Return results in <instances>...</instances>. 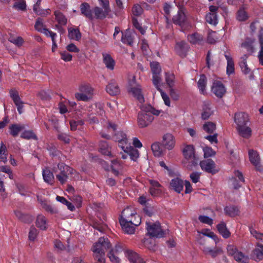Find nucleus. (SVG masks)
Here are the masks:
<instances>
[{
    "label": "nucleus",
    "instance_id": "nucleus-1",
    "mask_svg": "<svg viewBox=\"0 0 263 263\" xmlns=\"http://www.w3.org/2000/svg\"><path fill=\"white\" fill-rule=\"evenodd\" d=\"M141 222L140 217L135 213L131 209L126 208L122 212L120 223L123 230L128 234H133L135 231V227Z\"/></svg>",
    "mask_w": 263,
    "mask_h": 263
},
{
    "label": "nucleus",
    "instance_id": "nucleus-2",
    "mask_svg": "<svg viewBox=\"0 0 263 263\" xmlns=\"http://www.w3.org/2000/svg\"><path fill=\"white\" fill-rule=\"evenodd\" d=\"M114 140L118 142L124 152L127 154L132 160L136 161L139 157V151L130 145L125 133L123 132H119L114 136Z\"/></svg>",
    "mask_w": 263,
    "mask_h": 263
},
{
    "label": "nucleus",
    "instance_id": "nucleus-3",
    "mask_svg": "<svg viewBox=\"0 0 263 263\" xmlns=\"http://www.w3.org/2000/svg\"><path fill=\"white\" fill-rule=\"evenodd\" d=\"M111 247L108 238L104 237H101L96 242L91 249L94 258L101 263L105 261V253Z\"/></svg>",
    "mask_w": 263,
    "mask_h": 263
},
{
    "label": "nucleus",
    "instance_id": "nucleus-4",
    "mask_svg": "<svg viewBox=\"0 0 263 263\" xmlns=\"http://www.w3.org/2000/svg\"><path fill=\"white\" fill-rule=\"evenodd\" d=\"M182 152L185 160L184 165L189 170H192L199 161V159L195 155V148L193 145H185L182 148Z\"/></svg>",
    "mask_w": 263,
    "mask_h": 263
},
{
    "label": "nucleus",
    "instance_id": "nucleus-5",
    "mask_svg": "<svg viewBox=\"0 0 263 263\" xmlns=\"http://www.w3.org/2000/svg\"><path fill=\"white\" fill-rule=\"evenodd\" d=\"M141 111L139 113L138 116V126L140 128L147 126L154 120L153 116L143 110L144 105H140Z\"/></svg>",
    "mask_w": 263,
    "mask_h": 263
},
{
    "label": "nucleus",
    "instance_id": "nucleus-6",
    "mask_svg": "<svg viewBox=\"0 0 263 263\" xmlns=\"http://www.w3.org/2000/svg\"><path fill=\"white\" fill-rule=\"evenodd\" d=\"M151 68L153 74L152 81L156 88H159V86L162 83L161 77V68L160 64L157 62L151 63Z\"/></svg>",
    "mask_w": 263,
    "mask_h": 263
},
{
    "label": "nucleus",
    "instance_id": "nucleus-7",
    "mask_svg": "<svg viewBox=\"0 0 263 263\" xmlns=\"http://www.w3.org/2000/svg\"><path fill=\"white\" fill-rule=\"evenodd\" d=\"M129 84L130 86L129 91L138 102L142 104L144 102V98L141 92V88L140 85L137 84L135 76H132V80L129 81Z\"/></svg>",
    "mask_w": 263,
    "mask_h": 263
},
{
    "label": "nucleus",
    "instance_id": "nucleus-8",
    "mask_svg": "<svg viewBox=\"0 0 263 263\" xmlns=\"http://www.w3.org/2000/svg\"><path fill=\"white\" fill-rule=\"evenodd\" d=\"M146 230L147 234L152 237L161 238L164 235L159 222H146Z\"/></svg>",
    "mask_w": 263,
    "mask_h": 263
},
{
    "label": "nucleus",
    "instance_id": "nucleus-9",
    "mask_svg": "<svg viewBox=\"0 0 263 263\" xmlns=\"http://www.w3.org/2000/svg\"><path fill=\"white\" fill-rule=\"evenodd\" d=\"M56 177L61 183H64L67 180L68 174L71 173V168L63 163L58 165V169L55 171Z\"/></svg>",
    "mask_w": 263,
    "mask_h": 263
},
{
    "label": "nucleus",
    "instance_id": "nucleus-10",
    "mask_svg": "<svg viewBox=\"0 0 263 263\" xmlns=\"http://www.w3.org/2000/svg\"><path fill=\"white\" fill-rule=\"evenodd\" d=\"M161 146L168 151L172 150L176 145V139L174 136L170 133L164 134L162 137Z\"/></svg>",
    "mask_w": 263,
    "mask_h": 263
},
{
    "label": "nucleus",
    "instance_id": "nucleus-11",
    "mask_svg": "<svg viewBox=\"0 0 263 263\" xmlns=\"http://www.w3.org/2000/svg\"><path fill=\"white\" fill-rule=\"evenodd\" d=\"M248 59V55L247 54H243L239 60V64L242 72L245 74H249L248 78L250 80L254 79V76L251 70L249 68L247 63V60Z\"/></svg>",
    "mask_w": 263,
    "mask_h": 263
},
{
    "label": "nucleus",
    "instance_id": "nucleus-12",
    "mask_svg": "<svg viewBox=\"0 0 263 263\" xmlns=\"http://www.w3.org/2000/svg\"><path fill=\"white\" fill-rule=\"evenodd\" d=\"M200 165L203 171L212 174H215L218 171V168L216 167L214 162L211 159L200 161Z\"/></svg>",
    "mask_w": 263,
    "mask_h": 263
},
{
    "label": "nucleus",
    "instance_id": "nucleus-13",
    "mask_svg": "<svg viewBox=\"0 0 263 263\" xmlns=\"http://www.w3.org/2000/svg\"><path fill=\"white\" fill-rule=\"evenodd\" d=\"M234 122L236 127L246 125L250 121L249 115L245 112H239L235 114L234 117Z\"/></svg>",
    "mask_w": 263,
    "mask_h": 263
},
{
    "label": "nucleus",
    "instance_id": "nucleus-14",
    "mask_svg": "<svg viewBox=\"0 0 263 263\" xmlns=\"http://www.w3.org/2000/svg\"><path fill=\"white\" fill-rule=\"evenodd\" d=\"M249 156L250 161L255 166L256 169L258 171L263 172V166L260 163L258 154L256 151L251 149L249 151Z\"/></svg>",
    "mask_w": 263,
    "mask_h": 263
},
{
    "label": "nucleus",
    "instance_id": "nucleus-15",
    "mask_svg": "<svg viewBox=\"0 0 263 263\" xmlns=\"http://www.w3.org/2000/svg\"><path fill=\"white\" fill-rule=\"evenodd\" d=\"M211 90L218 98H221L226 92V89L223 84L218 80L214 81Z\"/></svg>",
    "mask_w": 263,
    "mask_h": 263
},
{
    "label": "nucleus",
    "instance_id": "nucleus-16",
    "mask_svg": "<svg viewBox=\"0 0 263 263\" xmlns=\"http://www.w3.org/2000/svg\"><path fill=\"white\" fill-rule=\"evenodd\" d=\"M241 47L245 48L249 54H252L255 50V39L247 37L241 44Z\"/></svg>",
    "mask_w": 263,
    "mask_h": 263
},
{
    "label": "nucleus",
    "instance_id": "nucleus-17",
    "mask_svg": "<svg viewBox=\"0 0 263 263\" xmlns=\"http://www.w3.org/2000/svg\"><path fill=\"white\" fill-rule=\"evenodd\" d=\"M178 13L173 17V21L174 24L181 26L186 20L185 9L180 5L178 6Z\"/></svg>",
    "mask_w": 263,
    "mask_h": 263
},
{
    "label": "nucleus",
    "instance_id": "nucleus-18",
    "mask_svg": "<svg viewBox=\"0 0 263 263\" xmlns=\"http://www.w3.org/2000/svg\"><path fill=\"white\" fill-rule=\"evenodd\" d=\"M214 110L211 104L209 102H204L202 112L201 114V119L202 120H207L214 114Z\"/></svg>",
    "mask_w": 263,
    "mask_h": 263
},
{
    "label": "nucleus",
    "instance_id": "nucleus-19",
    "mask_svg": "<svg viewBox=\"0 0 263 263\" xmlns=\"http://www.w3.org/2000/svg\"><path fill=\"white\" fill-rule=\"evenodd\" d=\"M124 254L130 263H145L143 259L136 252L132 250H127L125 251Z\"/></svg>",
    "mask_w": 263,
    "mask_h": 263
},
{
    "label": "nucleus",
    "instance_id": "nucleus-20",
    "mask_svg": "<svg viewBox=\"0 0 263 263\" xmlns=\"http://www.w3.org/2000/svg\"><path fill=\"white\" fill-rule=\"evenodd\" d=\"M170 187L177 193H180L183 189L184 181L179 177L172 179L170 183Z\"/></svg>",
    "mask_w": 263,
    "mask_h": 263
},
{
    "label": "nucleus",
    "instance_id": "nucleus-21",
    "mask_svg": "<svg viewBox=\"0 0 263 263\" xmlns=\"http://www.w3.org/2000/svg\"><path fill=\"white\" fill-rule=\"evenodd\" d=\"M149 183L151 187L149 189V192L153 196H157L160 195L162 192V186L156 180H149Z\"/></svg>",
    "mask_w": 263,
    "mask_h": 263
},
{
    "label": "nucleus",
    "instance_id": "nucleus-22",
    "mask_svg": "<svg viewBox=\"0 0 263 263\" xmlns=\"http://www.w3.org/2000/svg\"><path fill=\"white\" fill-rule=\"evenodd\" d=\"M10 96L17 107V111L20 114H21L23 112V108L24 106V103L21 100L18 92L17 91L12 90L10 91Z\"/></svg>",
    "mask_w": 263,
    "mask_h": 263
},
{
    "label": "nucleus",
    "instance_id": "nucleus-23",
    "mask_svg": "<svg viewBox=\"0 0 263 263\" xmlns=\"http://www.w3.org/2000/svg\"><path fill=\"white\" fill-rule=\"evenodd\" d=\"M106 90L111 96H116L120 92V89L114 80H112L109 82L106 86Z\"/></svg>",
    "mask_w": 263,
    "mask_h": 263
},
{
    "label": "nucleus",
    "instance_id": "nucleus-24",
    "mask_svg": "<svg viewBox=\"0 0 263 263\" xmlns=\"http://www.w3.org/2000/svg\"><path fill=\"white\" fill-rule=\"evenodd\" d=\"M165 78L166 83L170 88V95L173 99H177V96L175 97L173 95L174 90L173 88L175 84V75L171 72H166Z\"/></svg>",
    "mask_w": 263,
    "mask_h": 263
},
{
    "label": "nucleus",
    "instance_id": "nucleus-25",
    "mask_svg": "<svg viewBox=\"0 0 263 263\" xmlns=\"http://www.w3.org/2000/svg\"><path fill=\"white\" fill-rule=\"evenodd\" d=\"M198 233L199 234V237L200 238L199 243L201 245H203L202 242L203 238L201 235L212 238L214 241L216 246L219 242L220 240L218 237L213 232L211 231L209 229L203 230L201 232H198Z\"/></svg>",
    "mask_w": 263,
    "mask_h": 263
},
{
    "label": "nucleus",
    "instance_id": "nucleus-26",
    "mask_svg": "<svg viewBox=\"0 0 263 263\" xmlns=\"http://www.w3.org/2000/svg\"><path fill=\"white\" fill-rule=\"evenodd\" d=\"M110 11L105 10L102 8H100L99 7H95L93 9V18L95 17L97 19H103L105 18L107 15L110 12Z\"/></svg>",
    "mask_w": 263,
    "mask_h": 263
},
{
    "label": "nucleus",
    "instance_id": "nucleus-27",
    "mask_svg": "<svg viewBox=\"0 0 263 263\" xmlns=\"http://www.w3.org/2000/svg\"><path fill=\"white\" fill-rule=\"evenodd\" d=\"M103 62L106 67L109 70H113L115 68V61L111 56L107 53H103Z\"/></svg>",
    "mask_w": 263,
    "mask_h": 263
},
{
    "label": "nucleus",
    "instance_id": "nucleus-28",
    "mask_svg": "<svg viewBox=\"0 0 263 263\" xmlns=\"http://www.w3.org/2000/svg\"><path fill=\"white\" fill-rule=\"evenodd\" d=\"M236 129L238 134L244 138L248 139L252 135V129L250 127L247 126V124L240 127H236Z\"/></svg>",
    "mask_w": 263,
    "mask_h": 263
},
{
    "label": "nucleus",
    "instance_id": "nucleus-29",
    "mask_svg": "<svg viewBox=\"0 0 263 263\" xmlns=\"http://www.w3.org/2000/svg\"><path fill=\"white\" fill-rule=\"evenodd\" d=\"M227 250L229 255L233 256L236 261L240 260L241 256H239V254L245 255L241 252L238 251L236 247L233 245H228Z\"/></svg>",
    "mask_w": 263,
    "mask_h": 263
},
{
    "label": "nucleus",
    "instance_id": "nucleus-30",
    "mask_svg": "<svg viewBox=\"0 0 263 263\" xmlns=\"http://www.w3.org/2000/svg\"><path fill=\"white\" fill-rule=\"evenodd\" d=\"M224 57L227 60V74L229 76L235 72L234 63L232 57L230 54L226 53Z\"/></svg>",
    "mask_w": 263,
    "mask_h": 263
},
{
    "label": "nucleus",
    "instance_id": "nucleus-31",
    "mask_svg": "<svg viewBox=\"0 0 263 263\" xmlns=\"http://www.w3.org/2000/svg\"><path fill=\"white\" fill-rule=\"evenodd\" d=\"M258 39L260 49L258 53V58L261 65L263 66V28L261 27L258 34Z\"/></svg>",
    "mask_w": 263,
    "mask_h": 263
},
{
    "label": "nucleus",
    "instance_id": "nucleus-32",
    "mask_svg": "<svg viewBox=\"0 0 263 263\" xmlns=\"http://www.w3.org/2000/svg\"><path fill=\"white\" fill-rule=\"evenodd\" d=\"M36 226L41 230H45L48 228V222L46 218L43 215H37L36 219Z\"/></svg>",
    "mask_w": 263,
    "mask_h": 263
},
{
    "label": "nucleus",
    "instance_id": "nucleus-33",
    "mask_svg": "<svg viewBox=\"0 0 263 263\" xmlns=\"http://www.w3.org/2000/svg\"><path fill=\"white\" fill-rule=\"evenodd\" d=\"M111 170L112 173L116 176H119L123 173V165L117 160L112 161Z\"/></svg>",
    "mask_w": 263,
    "mask_h": 263
},
{
    "label": "nucleus",
    "instance_id": "nucleus-34",
    "mask_svg": "<svg viewBox=\"0 0 263 263\" xmlns=\"http://www.w3.org/2000/svg\"><path fill=\"white\" fill-rule=\"evenodd\" d=\"M217 229L219 233L223 238H228L230 236L231 233L227 228L226 224L224 222H221L217 224Z\"/></svg>",
    "mask_w": 263,
    "mask_h": 263
},
{
    "label": "nucleus",
    "instance_id": "nucleus-35",
    "mask_svg": "<svg viewBox=\"0 0 263 263\" xmlns=\"http://www.w3.org/2000/svg\"><path fill=\"white\" fill-rule=\"evenodd\" d=\"M111 147L109 146L108 143L105 141H101L99 144V151L103 155L110 156Z\"/></svg>",
    "mask_w": 263,
    "mask_h": 263
},
{
    "label": "nucleus",
    "instance_id": "nucleus-36",
    "mask_svg": "<svg viewBox=\"0 0 263 263\" xmlns=\"http://www.w3.org/2000/svg\"><path fill=\"white\" fill-rule=\"evenodd\" d=\"M81 13L89 19L93 18V13L90 10L89 5L87 3H83L80 7Z\"/></svg>",
    "mask_w": 263,
    "mask_h": 263
},
{
    "label": "nucleus",
    "instance_id": "nucleus-37",
    "mask_svg": "<svg viewBox=\"0 0 263 263\" xmlns=\"http://www.w3.org/2000/svg\"><path fill=\"white\" fill-rule=\"evenodd\" d=\"M253 257L256 261L263 259V246L258 244L253 252Z\"/></svg>",
    "mask_w": 263,
    "mask_h": 263
},
{
    "label": "nucleus",
    "instance_id": "nucleus-38",
    "mask_svg": "<svg viewBox=\"0 0 263 263\" xmlns=\"http://www.w3.org/2000/svg\"><path fill=\"white\" fill-rule=\"evenodd\" d=\"M203 251L206 254H209L213 257L216 256L218 253L221 252V248L216 246L211 248L208 246H204Z\"/></svg>",
    "mask_w": 263,
    "mask_h": 263
},
{
    "label": "nucleus",
    "instance_id": "nucleus-39",
    "mask_svg": "<svg viewBox=\"0 0 263 263\" xmlns=\"http://www.w3.org/2000/svg\"><path fill=\"white\" fill-rule=\"evenodd\" d=\"M187 40L193 44H199L202 41L203 37L197 33H194L188 35Z\"/></svg>",
    "mask_w": 263,
    "mask_h": 263
},
{
    "label": "nucleus",
    "instance_id": "nucleus-40",
    "mask_svg": "<svg viewBox=\"0 0 263 263\" xmlns=\"http://www.w3.org/2000/svg\"><path fill=\"white\" fill-rule=\"evenodd\" d=\"M122 42L124 44L132 45L133 42V37L132 32L129 30H126L122 33Z\"/></svg>",
    "mask_w": 263,
    "mask_h": 263
},
{
    "label": "nucleus",
    "instance_id": "nucleus-41",
    "mask_svg": "<svg viewBox=\"0 0 263 263\" xmlns=\"http://www.w3.org/2000/svg\"><path fill=\"white\" fill-rule=\"evenodd\" d=\"M25 128V126L24 124H12L9 127L10 133L13 136L16 137Z\"/></svg>",
    "mask_w": 263,
    "mask_h": 263
},
{
    "label": "nucleus",
    "instance_id": "nucleus-42",
    "mask_svg": "<svg viewBox=\"0 0 263 263\" xmlns=\"http://www.w3.org/2000/svg\"><path fill=\"white\" fill-rule=\"evenodd\" d=\"M234 176L239 179V182L236 181L235 178L233 180V185L235 189H237L240 187L241 185L240 182H245V179L242 173L239 171H236L234 172Z\"/></svg>",
    "mask_w": 263,
    "mask_h": 263
},
{
    "label": "nucleus",
    "instance_id": "nucleus-43",
    "mask_svg": "<svg viewBox=\"0 0 263 263\" xmlns=\"http://www.w3.org/2000/svg\"><path fill=\"white\" fill-rule=\"evenodd\" d=\"M43 176L44 181L48 184H52L54 182V176L52 172L48 169L43 170Z\"/></svg>",
    "mask_w": 263,
    "mask_h": 263
},
{
    "label": "nucleus",
    "instance_id": "nucleus-44",
    "mask_svg": "<svg viewBox=\"0 0 263 263\" xmlns=\"http://www.w3.org/2000/svg\"><path fill=\"white\" fill-rule=\"evenodd\" d=\"M68 36L70 39L79 41L81 37V34L78 29L69 28Z\"/></svg>",
    "mask_w": 263,
    "mask_h": 263
},
{
    "label": "nucleus",
    "instance_id": "nucleus-45",
    "mask_svg": "<svg viewBox=\"0 0 263 263\" xmlns=\"http://www.w3.org/2000/svg\"><path fill=\"white\" fill-rule=\"evenodd\" d=\"M197 84L200 92L202 94H205L206 92V78L204 75L200 76Z\"/></svg>",
    "mask_w": 263,
    "mask_h": 263
},
{
    "label": "nucleus",
    "instance_id": "nucleus-46",
    "mask_svg": "<svg viewBox=\"0 0 263 263\" xmlns=\"http://www.w3.org/2000/svg\"><path fill=\"white\" fill-rule=\"evenodd\" d=\"M7 149L6 145L1 142L0 145V162L6 163L7 162Z\"/></svg>",
    "mask_w": 263,
    "mask_h": 263
},
{
    "label": "nucleus",
    "instance_id": "nucleus-47",
    "mask_svg": "<svg viewBox=\"0 0 263 263\" xmlns=\"http://www.w3.org/2000/svg\"><path fill=\"white\" fill-rule=\"evenodd\" d=\"M37 200L41 203L42 208L44 209L46 211L50 212L51 213H57V210L51 205L49 204L46 200H43L39 197H37Z\"/></svg>",
    "mask_w": 263,
    "mask_h": 263
},
{
    "label": "nucleus",
    "instance_id": "nucleus-48",
    "mask_svg": "<svg viewBox=\"0 0 263 263\" xmlns=\"http://www.w3.org/2000/svg\"><path fill=\"white\" fill-rule=\"evenodd\" d=\"M151 149L154 155L157 157H159L162 155L164 153V151L160 147L159 142H155L152 144L151 146Z\"/></svg>",
    "mask_w": 263,
    "mask_h": 263
},
{
    "label": "nucleus",
    "instance_id": "nucleus-49",
    "mask_svg": "<svg viewBox=\"0 0 263 263\" xmlns=\"http://www.w3.org/2000/svg\"><path fill=\"white\" fill-rule=\"evenodd\" d=\"M224 211L226 214L231 217L235 216L239 213L238 208L234 206H227L224 208Z\"/></svg>",
    "mask_w": 263,
    "mask_h": 263
},
{
    "label": "nucleus",
    "instance_id": "nucleus-50",
    "mask_svg": "<svg viewBox=\"0 0 263 263\" xmlns=\"http://www.w3.org/2000/svg\"><path fill=\"white\" fill-rule=\"evenodd\" d=\"M187 48V45L184 41H180L176 43L175 50L178 54H182Z\"/></svg>",
    "mask_w": 263,
    "mask_h": 263
},
{
    "label": "nucleus",
    "instance_id": "nucleus-51",
    "mask_svg": "<svg viewBox=\"0 0 263 263\" xmlns=\"http://www.w3.org/2000/svg\"><path fill=\"white\" fill-rule=\"evenodd\" d=\"M55 19L58 23L61 25H65L67 23V19L65 16L59 11L57 10L54 12Z\"/></svg>",
    "mask_w": 263,
    "mask_h": 263
},
{
    "label": "nucleus",
    "instance_id": "nucleus-52",
    "mask_svg": "<svg viewBox=\"0 0 263 263\" xmlns=\"http://www.w3.org/2000/svg\"><path fill=\"white\" fill-rule=\"evenodd\" d=\"M206 22L211 25H216L218 23L217 14L214 13H209L206 14Z\"/></svg>",
    "mask_w": 263,
    "mask_h": 263
},
{
    "label": "nucleus",
    "instance_id": "nucleus-53",
    "mask_svg": "<svg viewBox=\"0 0 263 263\" xmlns=\"http://www.w3.org/2000/svg\"><path fill=\"white\" fill-rule=\"evenodd\" d=\"M237 19L239 21H245L248 18L247 13L243 7H241L238 11L237 13Z\"/></svg>",
    "mask_w": 263,
    "mask_h": 263
},
{
    "label": "nucleus",
    "instance_id": "nucleus-54",
    "mask_svg": "<svg viewBox=\"0 0 263 263\" xmlns=\"http://www.w3.org/2000/svg\"><path fill=\"white\" fill-rule=\"evenodd\" d=\"M8 40L11 43L18 47L22 46L24 43L23 38L18 36L10 35Z\"/></svg>",
    "mask_w": 263,
    "mask_h": 263
},
{
    "label": "nucleus",
    "instance_id": "nucleus-55",
    "mask_svg": "<svg viewBox=\"0 0 263 263\" xmlns=\"http://www.w3.org/2000/svg\"><path fill=\"white\" fill-rule=\"evenodd\" d=\"M21 137L25 139H36V136L32 130H24L22 133Z\"/></svg>",
    "mask_w": 263,
    "mask_h": 263
},
{
    "label": "nucleus",
    "instance_id": "nucleus-56",
    "mask_svg": "<svg viewBox=\"0 0 263 263\" xmlns=\"http://www.w3.org/2000/svg\"><path fill=\"white\" fill-rule=\"evenodd\" d=\"M203 128L206 133H213L216 129V125L213 122H206L203 124Z\"/></svg>",
    "mask_w": 263,
    "mask_h": 263
},
{
    "label": "nucleus",
    "instance_id": "nucleus-57",
    "mask_svg": "<svg viewBox=\"0 0 263 263\" xmlns=\"http://www.w3.org/2000/svg\"><path fill=\"white\" fill-rule=\"evenodd\" d=\"M143 109V110H145L152 116H158L160 115L161 112V110L156 109L155 108H153L151 105H144V108Z\"/></svg>",
    "mask_w": 263,
    "mask_h": 263
},
{
    "label": "nucleus",
    "instance_id": "nucleus-58",
    "mask_svg": "<svg viewBox=\"0 0 263 263\" xmlns=\"http://www.w3.org/2000/svg\"><path fill=\"white\" fill-rule=\"evenodd\" d=\"M161 84H160L159 86V88H156L160 92L161 97L165 103V104L167 106H170L171 105V101L168 95L164 92L161 88Z\"/></svg>",
    "mask_w": 263,
    "mask_h": 263
},
{
    "label": "nucleus",
    "instance_id": "nucleus-59",
    "mask_svg": "<svg viewBox=\"0 0 263 263\" xmlns=\"http://www.w3.org/2000/svg\"><path fill=\"white\" fill-rule=\"evenodd\" d=\"M34 27L36 30L41 32L43 30V29L46 28L43 20L41 18H38L36 20Z\"/></svg>",
    "mask_w": 263,
    "mask_h": 263
},
{
    "label": "nucleus",
    "instance_id": "nucleus-60",
    "mask_svg": "<svg viewBox=\"0 0 263 263\" xmlns=\"http://www.w3.org/2000/svg\"><path fill=\"white\" fill-rule=\"evenodd\" d=\"M133 23L134 27L137 29L142 34H144L145 33L146 27H142L137 20L134 17L133 18Z\"/></svg>",
    "mask_w": 263,
    "mask_h": 263
},
{
    "label": "nucleus",
    "instance_id": "nucleus-61",
    "mask_svg": "<svg viewBox=\"0 0 263 263\" xmlns=\"http://www.w3.org/2000/svg\"><path fill=\"white\" fill-rule=\"evenodd\" d=\"M203 152L204 153V157L205 158L211 157L215 155V152L212 148L209 146L203 147Z\"/></svg>",
    "mask_w": 263,
    "mask_h": 263
},
{
    "label": "nucleus",
    "instance_id": "nucleus-62",
    "mask_svg": "<svg viewBox=\"0 0 263 263\" xmlns=\"http://www.w3.org/2000/svg\"><path fill=\"white\" fill-rule=\"evenodd\" d=\"M199 221L204 224H207L212 226L213 223V220L212 218L205 215H200L198 218Z\"/></svg>",
    "mask_w": 263,
    "mask_h": 263
},
{
    "label": "nucleus",
    "instance_id": "nucleus-63",
    "mask_svg": "<svg viewBox=\"0 0 263 263\" xmlns=\"http://www.w3.org/2000/svg\"><path fill=\"white\" fill-rule=\"evenodd\" d=\"M219 39L217 33L215 31L209 32L208 36V41L209 43L214 44Z\"/></svg>",
    "mask_w": 263,
    "mask_h": 263
},
{
    "label": "nucleus",
    "instance_id": "nucleus-64",
    "mask_svg": "<svg viewBox=\"0 0 263 263\" xmlns=\"http://www.w3.org/2000/svg\"><path fill=\"white\" fill-rule=\"evenodd\" d=\"M251 234L257 239L262 240L263 239V233H258L253 227L249 228Z\"/></svg>",
    "mask_w": 263,
    "mask_h": 263
}]
</instances>
